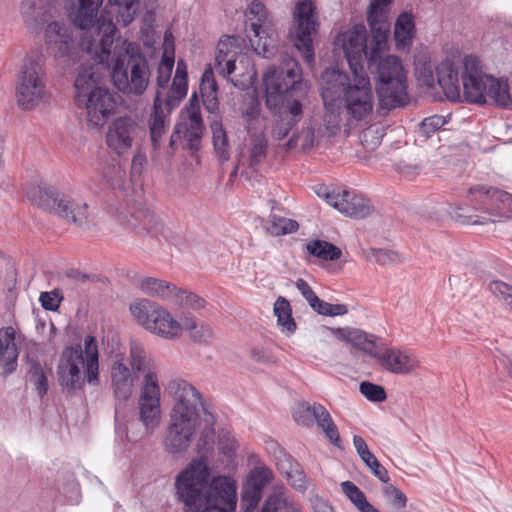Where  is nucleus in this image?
<instances>
[{
	"label": "nucleus",
	"mask_w": 512,
	"mask_h": 512,
	"mask_svg": "<svg viewBox=\"0 0 512 512\" xmlns=\"http://www.w3.org/2000/svg\"><path fill=\"white\" fill-rule=\"evenodd\" d=\"M99 43L84 37L81 48L100 71L107 69L115 87L126 95L140 96L149 84L150 72L146 58L136 44L121 39L116 23L103 19L99 26Z\"/></svg>",
	"instance_id": "nucleus-1"
},
{
	"label": "nucleus",
	"mask_w": 512,
	"mask_h": 512,
	"mask_svg": "<svg viewBox=\"0 0 512 512\" xmlns=\"http://www.w3.org/2000/svg\"><path fill=\"white\" fill-rule=\"evenodd\" d=\"M392 0H371L367 21L375 32V47L367 54V67L373 77L381 110L405 106L408 96V71L402 60L394 55L383 56L387 46L388 6Z\"/></svg>",
	"instance_id": "nucleus-2"
},
{
	"label": "nucleus",
	"mask_w": 512,
	"mask_h": 512,
	"mask_svg": "<svg viewBox=\"0 0 512 512\" xmlns=\"http://www.w3.org/2000/svg\"><path fill=\"white\" fill-rule=\"evenodd\" d=\"M262 86L266 107L278 114L271 135L282 140L302 119L304 109L310 103V87L302 78L299 64L292 58L285 59L279 67L267 68L262 76Z\"/></svg>",
	"instance_id": "nucleus-3"
},
{
	"label": "nucleus",
	"mask_w": 512,
	"mask_h": 512,
	"mask_svg": "<svg viewBox=\"0 0 512 512\" xmlns=\"http://www.w3.org/2000/svg\"><path fill=\"white\" fill-rule=\"evenodd\" d=\"M205 456L192 460L179 473L175 482L176 494L184 512H235L237 505L235 483L227 476L213 477Z\"/></svg>",
	"instance_id": "nucleus-4"
},
{
	"label": "nucleus",
	"mask_w": 512,
	"mask_h": 512,
	"mask_svg": "<svg viewBox=\"0 0 512 512\" xmlns=\"http://www.w3.org/2000/svg\"><path fill=\"white\" fill-rule=\"evenodd\" d=\"M321 79V95L329 123L335 126L339 124L340 106L356 121L364 120L372 113L374 94L364 67H360V72L351 74L328 68L322 73Z\"/></svg>",
	"instance_id": "nucleus-5"
},
{
	"label": "nucleus",
	"mask_w": 512,
	"mask_h": 512,
	"mask_svg": "<svg viewBox=\"0 0 512 512\" xmlns=\"http://www.w3.org/2000/svg\"><path fill=\"white\" fill-rule=\"evenodd\" d=\"M165 389L173 400V406L163 437V448L168 454L179 456L186 453L195 440L203 402L199 391L186 380L171 379Z\"/></svg>",
	"instance_id": "nucleus-6"
},
{
	"label": "nucleus",
	"mask_w": 512,
	"mask_h": 512,
	"mask_svg": "<svg viewBox=\"0 0 512 512\" xmlns=\"http://www.w3.org/2000/svg\"><path fill=\"white\" fill-rule=\"evenodd\" d=\"M102 3L103 0H78V4L70 8V20L76 27L84 31L78 47L75 45L70 27L58 21L48 24L45 31L47 51L57 60H61L67 65L75 63L79 52L83 55L87 54L91 59V56L85 50H82L81 43L84 37H87L94 44L99 43L101 36H98L97 27L94 29L97 38H94L90 29L97 23V16Z\"/></svg>",
	"instance_id": "nucleus-7"
},
{
	"label": "nucleus",
	"mask_w": 512,
	"mask_h": 512,
	"mask_svg": "<svg viewBox=\"0 0 512 512\" xmlns=\"http://www.w3.org/2000/svg\"><path fill=\"white\" fill-rule=\"evenodd\" d=\"M130 367L138 374H143L138 397L139 421L144 427L145 435L152 434L161 419V388L157 365L144 343L132 338L129 341Z\"/></svg>",
	"instance_id": "nucleus-8"
},
{
	"label": "nucleus",
	"mask_w": 512,
	"mask_h": 512,
	"mask_svg": "<svg viewBox=\"0 0 512 512\" xmlns=\"http://www.w3.org/2000/svg\"><path fill=\"white\" fill-rule=\"evenodd\" d=\"M74 102L89 126L102 127L115 113L118 96L103 84L102 72L98 65H82L75 81Z\"/></svg>",
	"instance_id": "nucleus-9"
},
{
	"label": "nucleus",
	"mask_w": 512,
	"mask_h": 512,
	"mask_svg": "<svg viewBox=\"0 0 512 512\" xmlns=\"http://www.w3.org/2000/svg\"><path fill=\"white\" fill-rule=\"evenodd\" d=\"M462 86L459 84V71L450 60H445L437 67V83L449 101H460L463 97L467 102L482 104L486 102L487 82L490 75L486 74L480 60L473 55L465 56L462 61Z\"/></svg>",
	"instance_id": "nucleus-10"
},
{
	"label": "nucleus",
	"mask_w": 512,
	"mask_h": 512,
	"mask_svg": "<svg viewBox=\"0 0 512 512\" xmlns=\"http://www.w3.org/2000/svg\"><path fill=\"white\" fill-rule=\"evenodd\" d=\"M59 382L67 390L80 389L86 380L97 386L99 380V351L96 338L88 335L81 346L66 348L58 365Z\"/></svg>",
	"instance_id": "nucleus-11"
},
{
	"label": "nucleus",
	"mask_w": 512,
	"mask_h": 512,
	"mask_svg": "<svg viewBox=\"0 0 512 512\" xmlns=\"http://www.w3.org/2000/svg\"><path fill=\"white\" fill-rule=\"evenodd\" d=\"M26 195L35 205L54 211L81 229L92 230L97 226L98 211L95 207L68 195H60L50 185L33 186L27 190Z\"/></svg>",
	"instance_id": "nucleus-12"
},
{
	"label": "nucleus",
	"mask_w": 512,
	"mask_h": 512,
	"mask_svg": "<svg viewBox=\"0 0 512 512\" xmlns=\"http://www.w3.org/2000/svg\"><path fill=\"white\" fill-rule=\"evenodd\" d=\"M247 18V36L258 55L271 58L277 50L278 33L268 18L265 6L253 1L245 13Z\"/></svg>",
	"instance_id": "nucleus-13"
},
{
	"label": "nucleus",
	"mask_w": 512,
	"mask_h": 512,
	"mask_svg": "<svg viewBox=\"0 0 512 512\" xmlns=\"http://www.w3.org/2000/svg\"><path fill=\"white\" fill-rule=\"evenodd\" d=\"M130 312L142 327L157 336L174 340L179 334L178 320L154 302L135 301L130 305Z\"/></svg>",
	"instance_id": "nucleus-14"
},
{
	"label": "nucleus",
	"mask_w": 512,
	"mask_h": 512,
	"mask_svg": "<svg viewBox=\"0 0 512 512\" xmlns=\"http://www.w3.org/2000/svg\"><path fill=\"white\" fill-rule=\"evenodd\" d=\"M48 99L45 72L39 60L26 58L17 87V102L21 109L32 110Z\"/></svg>",
	"instance_id": "nucleus-15"
},
{
	"label": "nucleus",
	"mask_w": 512,
	"mask_h": 512,
	"mask_svg": "<svg viewBox=\"0 0 512 512\" xmlns=\"http://www.w3.org/2000/svg\"><path fill=\"white\" fill-rule=\"evenodd\" d=\"M204 133V124L201 116L200 101L194 93L185 110L181 113L180 121L175 125L170 138V146L173 148L182 144L184 148L197 151L201 147Z\"/></svg>",
	"instance_id": "nucleus-16"
},
{
	"label": "nucleus",
	"mask_w": 512,
	"mask_h": 512,
	"mask_svg": "<svg viewBox=\"0 0 512 512\" xmlns=\"http://www.w3.org/2000/svg\"><path fill=\"white\" fill-rule=\"evenodd\" d=\"M312 1L301 0L293 10L294 45L307 63L314 60L312 35L317 32L319 23Z\"/></svg>",
	"instance_id": "nucleus-17"
},
{
	"label": "nucleus",
	"mask_w": 512,
	"mask_h": 512,
	"mask_svg": "<svg viewBox=\"0 0 512 512\" xmlns=\"http://www.w3.org/2000/svg\"><path fill=\"white\" fill-rule=\"evenodd\" d=\"M144 133V129L134 118L122 116L108 126L105 142L113 153L122 156L138 143Z\"/></svg>",
	"instance_id": "nucleus-18"
},
{
	"label": "nucleus",
	"mask_w": 512,
	"mask_h": 512,
	"mask_svg": "<svg viewBox=\"0 0 512 512\" xmlns=\"http://www.w3.org/2000/svg\"><path fill=\"white\" fill-rule=\"evenodd\" d=\"M110 383L118 402H126L133 394L139 375L130 367L126 353L113 351L110 355Z\"/></svg>",
	"instance_id": "nucleus-19"
},
{
	"label": "nucleus",
	"mask_w": 512,
	"mask_h": 512,
	"mask_svg": "<svg viewBox=\"0 0 512 512\" xmlns=\"http://www.w3.org/2000/svg\"><path fill=\"white\" fill-rule=\"evenodd\" d=\"M294 420L304 427L313 426L314 422L323 431L327 439L336 447H340L341 440L338 429L328 410L319 403H299L293 411Z\"/></svg>",
	"instance_id": "nucleus-20"
},
{
	"label": "nucleus",
	"mask_w": 512,
	"mask_h": 512,
	"mask_svg": "<svg viewBox=\"0 0 512 512\" xmlns=\"http://www.w3.org/2000/svg\"><path fill=\"white\" fill-rule=\"evenodd\" d=\"M371 31L373 36L369 42L366 40V28L363 25H355L339 39L351 72H360L363 58L367 61L368 52L375 47V32L372 29Z\"/></svg>",
	"instance_id": "nucleus-21"
},
{
	"label": "nucleus",
	"mask_w": 512,
	"mask_h": 512,
	"mask_svg": "<svg viewBox=\"0 0 512 512\" xmlns=\"http://www.w3.org/2000/svg\"><path fill=\"white\" fill-rule=\"evenodd\" d=\"M274 478L273 471L263 463H259L249 472L242 488L241 509L243 512H253L258 506L263 489Z\"/></svg>",
	"instance_id": "nucleus-22"
},
{
	"label": "nucleus",
	"mask_w": 512,
	"mask_h": 512,
	"mask_svg": "<svg viewBox=\"0 0 512 512\" xmlns=\"http://www.w3.org/2000/svg\"><path fill=\"white\" fill-rule=\"evenodd\" d=\"M176 107L168 105L167 97L162 93H156L153 109L148 119L151 143L154 149L160 146V139L166 133L169 124V114Z\"/></svg>",
	"instance_id": "nucleus-23"
},
{
	"label": "nucleus",
	"mask_w": 512,
	"mask_h": 512,
	"mask_svg": "<svg viewBox=\"0 0 512 512\" xmlns=\"http://www.w3.org/2000/svg\"><path fill=\"white\" fill-rule=\"evenodd\" d=\"M377 358L385 370L394 374H408L418 367L416 357L407 350L388 348Z\"/></svg>",
	"instance_id": "nucleus-24"
},
{
	"label": "nucleus",
	"mask_w": 512,
	"mask_h": 512,
	"mask_svg": "<svg viewBox=\"0 0 512 512\" xmlns=\"http://www.w3.org/2000/svg\"><path fill=\"white\" fill-rule=\"evenodd\" d=\"M139 11V0H110L104 8L103 14L100 18L97 17V32L99 33V26L101 21L113 22L115 16L116 23L123 26H128L133 22L136 14Z\"/></svg>",
	"instance_id": "nucleus-25"
},
{
	"label": "nucleus",
	"mask_w": 512,
	"mask_h": 512,
	"mask_svg": "<svg viewBox=\"0 0 512 512\" xmlns=\"http://www.w3.org/2000/svg\"><path fill=\"white\" fill-rule=\"evenodd\" d=\"M333 207L342 214L354 218H365L372 211L366 198L347 190L340 191Z\"/></svg>",
	"instance_id": "nucleus-26"
},
{
	"label": "nucleus",
	"mask_w": 512,
	"mask_h": 512,
	"mask_svg": "<svg viewBox=\"0 0 512 512\" xmlns=\"http://www.w3.org/2000/svg\"><path fill=\"white\" fill-rule=\"evenodd\" d=\"M235 42L236 39L230 36H226L218 42L214 67L223 77H229L235 70L237 54Z\"/></svg>",
	"instance_id": "nucleus-27"
},
{
	"label": "nucleus",
	"mask_w": 512,
	"mask_h": 512,
	"mask_svg": "<svg viewBox=\"0 0 512 512\" xmlns=\"http://www.w3.org/2000/svg\"><path fill=\"white\" fill-rule=\"evenodd\" d=\"M18 348L15 343L13 327L0 329V366L5 368V374L13 372L17 367Z\"/></svg>",
	"instance_id": "nucleus-28"
},
{
	"label": "nucleus",
	"mask_w": 512,
	"mask_h": 512,
	"mask_svg": "<svg viewBox=\"0 0 512 512\" xmlns=\"http://www.w3.org/2000/svg\"><path fill=\"white\" fill-rule=\"evenodd\" d=\"M470 194L475 197L481 205H494L499 203L500 209H507L512 217V194L485 186H476L470 189Z\"/></svg>",
	"instance_id": "nucleus-29"
},
{
	"label": "nucleus",
	"mask_w": 512,
	"mask_h": 512,
	"mask_svg": "<svg viewBox=\"0 0 512 512\" xmlns=\"http://www.w3.org/2000/svg\"><path fill=\"white\" fill-rule=\"evenodd\" d=\"M179 318V334L175 339H178L183 331L189 332V337L194 343H208L212 338L213 331L209 324L203 321H197L194 317L185 314L179 316Z\"/></svg>",
	"instance_id": "nucleus-30"
},
{
	"label": "nucleus",
	"mask_w": 512,
	"mask_h": 512,
	"mask_svg": "<svg viewBox=\"0 0 512 512\" xmlns=\"http://www.w3.org/2000/svg\"><path fill=\"white\" fill-rule=\"evenodd\" d=\"M335 336L351 343L358 349H361L371 355L375 349V341L372 335L357 328H327Z\"/></svg>",
	"instance_id": "nucleus-31"
},
{
	"label": "nucleus",
	"mask_w": 512,
	"mask_h": 512,
	"mask_svg": "<svg viewBox=\"0 0 512 512\" xmlns=\"http://www.w3.org/2000/svg\"><path fill=\"white\" fill-rule=\"evenodd\" d=\"M415 35V23L412 14L402 13L394 25V40L397 50H408Z\"/></svg>",
	"instance_id": "nucleus-32"
},
{
	"label": "nucleus",
	"mask_w": 512,
	"mask_h": 512,
	"mask_svg": "<svg viewBox=\"0 0 512 512\" xmlns=\"http://www.w3.org/2000/svg\"><path fill=\"white\" fill-rule=\"evenodd\" d=\"M187 91V67L183 61H178L174 78L169 90L166 92L168 105L170 107H178L187 95Z\"/></svg>",
	"instance_id": "nucleus-33"
},
{
	"label": "nucleus",
	"mask_w": 512,
	"mask_h": 512,
	"mask_svg": "<svg viewBox=\"0 0 512 512\" xmlns=\"http://www.w3.org/2000/svg\"><path fill=\"white\" fill-rule=\"evenodd\" d=\"M48 7V0H23L20 12L26 25L29 28H34L45 21Z\"/></svg>",
	"instance_id": "nucleus-34"
},
{
	"label": "nucleus",
	"mask_w": 512,
	"mask_h": 512,
	"mask_svg": "<svg viewBox=\"0 0 512 512\" xmlns=\"http://www.w3.org/2000/svg\"><path fill=\"white\" fill-rule=\"evenodd\" d=\"M260 512H301V507L280 488L266 498Z\"/></svg>",
	"instance_id": "nucleus-35"
},
{
	"label": "nucleus",
	"mask_w": 512,
	"mask_h": 512,
	"mask_svg": "<svg viewBox=\"0 0 512 512\" xmlns=\"http://www.w3.org/2000/svg\"><path fill=\"white\" fill-rule=\"evenodd\" d=\"M199 90L206 110L215 113L218 110L217 84L211 67L205 69Z\"/></svg>",
	"instance_id": "nucleus-36"
},
{
	"label": "nucleus",
	"mask_w": 512,
	"mask_h": 512,
	"mask_svg": "<svg viewBox=\"0 0 512 512\" xmlns=\"http://www.w3.org/2000/svg\"><path fill=\"white\" fill-rule=\"evenodd\" d=\"M274 314L277 324L283 333L293 334L296 331V322L292 317V309L289 301L279 296L274 303Z\"/></svg>",
	"instance_id": "nucleus-37"
},
{
	"label": "nucleus",
	"mask_w": 512,
	"mask_h": 512,
	"mask_svg": "<svg viewBox=\"0 0 512 512\" xmlns=\"http://www.w3.org/2000/svg\"><path fill=\"white\" fill-rule=\"evenodd\" d=\"M140 289L144 294L150 297L172 299L176 287L166 281L153 277H147L141 280Z\"/></svg>",
	"instance_id": "nucleus-38"
},
{
	"label": "nucleus",
	"mask_w": 512,
	"mask_h": 512,
	"mask_svg": "<svg viewBox=\"0 0 512 512\" xmlns=\"http://www.w3.org/2000/svg\"><path fill=\"white\" fill-rule=\"evenodd\" d=\"M249 141V166L252 168L258 167L266 158L268 142L263 132H250Z\"/></svg>",
	"instance_id": "nucleus-39"
},
{
	"label": "nucleus",
	"mask_w": 512,
	"mask_h": 512,
	"mask_svg": "<svg viewBox=\"0 0 512 512\" xmlns=\"http://www.w3.org/2000/svg\"><path fill=\"white\" fill-rule=\"evenodd\" d=\"M487 80L486 99L489 98L498 106H508L511 103V96L507 81L494 78L491 75Z\"/></svg>",
	"instance_id": "nucleus-40"
},
{
	"label": "nucleus",
	"mask_w": 512,
	"mask_h": 512,
	"mask_svg": "<svg viewBox=\"0 0 512 512\" xmlns=\"http://www.w3.org/2000/svg\"><path fill=\"white\" fill-rule=\"evenodd\" d=\"M268 451L271 454L277 469L284 476L292 473V471L300 465L298 462L294 461L293 457L276 442H271L268 445Z\"/></svg>",
	"instance_id": "nucleus-41"
},
{
	"label": "nucleus",
	"mask_w": 512,
	"mask_h": 512,
	"mask_svg": "<svg viewBox=\"0 0 512 512\" xmlns=\"http://www.w3.org/2000/svg\"><path fill=\"white\" fill-rule=\"evenodd\" d=\"M306 249L309 254L324 261L337 260L342 254L340 248L323 240H313L308 242Z\"/></svg>",
	"instance_id": "nucleus-42"
},
{
	"label": "nucleus",
	"mask_w": 512,
	"mask_h": 512,
	"mask_svg": "<svg viewBox=\"0 0 512 512\" xmlns=\"http://www.w3.org/2000/svg\"><path fill=\"white\" fill-rule=\"evenodd\" d=\"M341 488L343 493L360 512H380L367 501L365 494L354 483L344 481L341 483Z\"/></svg>",
	"instance_id": "nucleus-43"
},
{
	"label": "nucleus",
	"mask_w": 512,
	"mask_h": 512,
	"mask_svg": "<svg viewBox=\"0 0 512 512\" xmlns=\"http://www.w3.org/2000/svg\"><path fill=\"white\" fill-rule=\"evenodd\" d=\"M174 67L173 53L164 52L157 69V86L156 93L163 92V98H166V92L169 90V82Z\"/></svg>",
	"instance_id": "nucleus-44"
},
{
	"label": "nucleus",
	"mask_w": 512,
	"mask_h": 512,
	"mask_svg": "<svg viewBox=\"0 0 512 512\" xmlns=\"http://www.w3.org/2000/svg\"><path fill=\"white\" fill-rule=\"evenodd\" d=\"M212 131L213 146L219 161L224 162L229 159V142L221 122L213 120L210 124Z\"/></svg>",
	"instance_id": "nucleus-45"
},
{
	"label": "nucleus",
	"mask_w": 512,
	"mask_h": 512,
	"mask_svg": "<svg viewBox=\"0 0 512 512\" xmlns=\"http://www.w3.org/2000/svg\"><path fill=\"white\" fill-rule=\"evenodd\" d=\"M298 223L295 220L271 215L265 223V230L272 236H281L294 233L298 230Z\"/></svg>",
	"instance_id": "nucleus-46"
},
{
	"label": "nucleus",
	"mask_w": 512,
	"mask_h": 512,
	"mask_svg": "<svg viewBox=\"0 0 512 512\" xmlns=\"http://www.w3.org/2000/svg\"><path fill=\"white\" fill-rule=\"evenodd\" d=\"M317 134L314 127L311 124H307L302 128V131L297 135H293L285 144L287 149H292L297 146L298 142H301V148L308 150L315 145Z\"/></svg>",
	"instance_id": "nucleus-47"
},
{
	"label": "nucleus",
	"mask_w": 512,
	"mask_h": 512,
	"mask_svg": "<svg viewBox=\"0 0 512 512\" xmlns=\"http://www.w3.org/2000/svg\"><path fill=\"white\" fill-rule=\"evenodd\" d=\"M172 300L183 308L200 310L205 306V300L192 292L177 291L174 292Z\"/></svg>",
	"instance_id": "nucleus-48"
},
{
	"label": "nucleus",
	"mask_w": 512,
	"mask_h": 512,
	"mask_svg": "<svg viewBox=\"0 0 512 512\" xmlns=\"http://www.w3.org/2000/svg\"><path fill=\"white\" fill-rule=\"evenodd\" d=\"M309 306L318 314L324 316H342L348 312V308L344 304H331L321 300L319 297L311 302Z\"/></svg>",
	"instance_id": "nucleus-49"
},
{
	"label": "nucleus",
	"mask_w": 512,
	"mask_h": 512,
	"mask_svg": "<svg viewBox=\"0 0 512 512\" xmlns=\"http://www.w3.org/2000/svg\"><path fill=\"white\" fill-rule=\"evenodd\" d=\"M29 381L34 385L40 396L48 390L47 376L38 362H32L29 369Z\"/></svg>",
	"instance_id": "nucleus-50"
},
{
	"label": "nucleus",
	"mask_w": 512,
	"mask_h": 512,
	"mask_svg": "<svg viewBox=\"0 0 512 512\" xmlns=\"http://www.w3.org/2000/svg\"><path fill=\"white\" fill-rule=\"evenodd\" d=\"M490 291L512 310V287L502 281H492Z\"/></svg>",
	"instance_id": "nucleus-51"
},
{
	"label": "nucleus",
	"mask_w": 512,
	"mask_h": 512,
	"mask_svg": "<svg viewBox=\"0 0 512 512\" xmlns=\"http://www.w3.org/2000/svg\"><path fill=\"white\" fill-rule=\"evenodd\" d=\"M360 392L370 401L382 402L386 399L384 388L370 382H362L360 384Z\"/></svg>",
	"instance_id": "nucleus-52"
},
{
	"label": "nucleus",
	"mask_w": 512,
	"mask_h": 512,
	"mask_svg": "<svg viewBox=\"0 0 512 512\" xmlns=\"http://www.w3.org/2000/svg\"><path fill=\"white\" fill-rule=\"evenodd\" d=\"M445 124H446V120L443 116L433 115V116L425 118L420 123V130L426 136H430L431 134L435 133L440 128H442Z\"/></svg>",
	"instance_id": "nucleus-53"
},
{
	"label": "nucleus",
	"mask_w": 512,
	"mask_h": 512,
	"mask_svg": "<svg viewBox=\"0 0 512 512\" xmlns=\"http://www.w3.org/2000/svg\"><path fill=\"white\" fill-rule=\"evenodd\" d=\"M260 102L257 98H251L246 104L242 112L243 118L247 122L248 132L251 131V122L256 120L260 115Z\"/></svg>",
	"instance_id": "nucleus-54"
},
{
	"label": "nucleus",
	"mask_w": 512,
	"mask_h": 512,
	"mask_svg": "<svg viewBox=\"0 0 512 512\" xmlns=\"http://www.w3.org/2000/svg\"><path fill=\"white\" fill-rule=\"evenodd\" d=\"M368 258L370 261H374L380 265H386L396 262L398 255L386 249H373L370 251Z\"/></svg>",
	"instance_id": "nucleus-55"
},
{
	"label": "nucleus",
	"mask_w": 512,
	"mask_h": 512,
	"mask_svg": "<svg viewBox=\"0 0 512 512\" xmlns=\"http://www.w3.org/2000/svg\"><path fill=\"white\" fill-rule=\"evenodd\" d=\"M366 466L371 470L373 475L381 482L388 483L389 475L384 466L380 464L377 458L371 453V457H366L362 460Z\"/></svg>",
	"instance_id": "nucleus-56"
},
{
	"label": "nucleus",
	"mask_w": 512,
	"mask_h": 512,
	"mask_svg": "<svg viewBox=\"0 0 512 512\" xmlns=\"http://www.w3.org/2000/svg\"><path fill=\"white\" fill-rule=\"evenodd\" d=\"M289 482V484L298 491H305L307 489V479L304 471L301 469L299 465L295 468L292 473L285 476Z\"/></svg>",
	"instance_id": "nucleus-57"
},
{
	"label": "nucleus",
	"mask_w": 512,
	"mask_h": 512,
	"mask_svg": "<svg viewBox=\"0 0 512 512\" xmlns=\"http://www.w3.org/2000/svg\"><path fill=\"white\" fill-rule=\"evenodd\" d=\"M61 299L57 291L42 292L39 297L42 307L49 311L58 310Z\"/></svg>",
	"instance_id": "nucleus-58"
},
{
	"label": "nucleus",
	"mask_w": 512,
	"mask_h": 512,
	"mask_svg": "<svg viewBox=\"0 0 512 512\" xmlns=\"http://www.w3.org/2000/svg\"><path fill=\"white\" fill-rule=\"evenodd\" d=\"M385 496L389 499V501L397 508H402L406 505V496L402 491L393 485H388L384 490Z\"/></svg>",
	"instance_id": "nucleus-59"
},
{
	"label": "nucleus",
	"mask_w": 512,
	"mask_h": 512,
	"mask_svg": "<svg viewBox=\"0 0 512 512\" xmlns=\"http://www.w3.org/2000/svg\"><path fill=\"white\" fill-rule=\"evenodd\" d=\"M61 493L65 496L69 504H77L80 501V490L74 480H69Z\"/></svg>",
	"instance_id": "nucleus-60"
},
{
	"label": "nucleus",
	"mask_w": 512,
	"mask_h": 512,
	"mask_svg": "<svg viewBox=\"0 0 512 512\" xmlns=\"http://www.w3.org/2000/svg\"><path fill=\"white\" fill-rule=\"evenodd\" d=\"M147 159L145 154L138 151L134 154L132 161H131V177L133 179L140 177L142 175V172L146 166Z\"/></svg>",
	"instance_id": "nucleus-61"
},
{
	"label": "nucleus",
	"mask_w": 512,
	"mask_h": 512,
	"mask_svg": "<svg viewBox=\"0 0 512 512\" xmlns=\"http://www.w3.org/2000/svg\"><path fill=\"white\" fill-rule=\"evenodd\" d=\"M295 286L297 290L301 293L303 298L307 301L308 304L315 301V299L318 297L310 285L302 278H299L295 282Z\"/></svg>",
	"instance_id": "nucleus-62"
},
{
	"label": "nucleus",
	"mask_w": 512,
	"mask_h": 512,
	"mask_svg": "<svg viewBox=\"0 0 512 512\" xmlns=\"http://www.w3.org/2000/svg\"><path fill=\"white\" fill-rule=\"evenodd\" d=\"M236 446V441L229 434H224L219 440V449L226 457H232Z\"/></svg>",
	"instance_id": "nucleus-63"
},
{
	"label": "nucleus",
	"mask_w": 512,
	"mask_h": 512,
	"mask_svg": "<svg viewBox=\"0 0 512 512\" xmlns=\"http://www.w3.org/2000/svg\"><path fill=\"white\" fill-rule=\"evenodd\" d=\"M315 192L319 197L324 198L326 202L331 206L334 205V202L336 201L340 193V191H331L328 187L324 185L317 186Z\"/></svg>",
	"instance_id": "nucleus-64"
}]
</instances>
